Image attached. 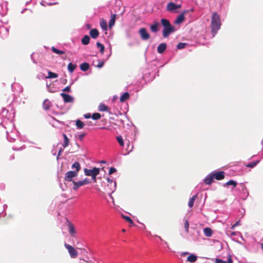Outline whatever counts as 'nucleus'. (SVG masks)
I'll use <instances>...</instances> for the list:
<instances>
[{
    "label": "nucleus",
    "instance_id": "nucleus-1",
    "mask_svg": "<svg viewBox=\"0 0 263 263\" xmlns=\"http://www.w3.org/2000/svg\"><path fill=\"white\" fill-rule=\"evenodd\" d=\"M160 24L163 27L162 35L166 38L169 35L176 31L175 27L172 25L170 21L165 18H162L160 20Z\"/></svg>",
    "mask_w": 263,
    "mask_h": 263
},
{
    "label": "nucleus",
    "instance_id": "nucleus-2",
    "mask_svg": "<svg viewBox=\"0 0 263 263\" xmlns=\"http://www.w3.org/2000/svg\"><path fill=\"white\" fill-rule=\"evenodd\" d=\"M221 26L220 18L216 12H214L211 19V32L212 36L214 37Z\"/></svg>",
    "mask_w": 263,
    "mask_h": 263
},
{
    "label": "nucleus",
    "instance_id": "nucleus-3",
    "mask_svg": "<svg viewBox=\"0 0 263 263\" xmlns=\"http://www.w3.org/2000/svg\"><path fill=\"white\" fill-rule=\"evenodd\" d=\"M236 187H237V189L239 191V192H244L246 190L243 183L240 182L238 183L236 181L231 180V192H233L234 191V189Z\"/></svg>",
    "mask_w": 263,
    "mask_h": 263
},
{
    "label": "nucleus",
    "instance_id": "nucleus-4",
    "mask_svg": "<svg viewBox=\"0 0 263 263\" xmlns=\"http://www.w3.org/2000/svg\"><path fill=\"white\" fill-rule=\"evenodd\" d=\"M231 172H235L236 175H241L243 174V166L241 162L235 163L231 165Z\"/></svg>",
    "mask_w": 263,
    "mask_h": 263
},
{
    "label": "nucleus",
    "instance_id": "nucleus-5",
    "mask_svg": "<svg viewBox=\"0 0 263 263\" xmlns=\"http://www.w3.org/2000/svg\"><path fill=\"white\" fill-rule=\"evenodd\" d=\"M84 174L87 176L98 175L100 174V170L98 167H94L92 169L84 168Z\"/></svg>",
    "mask_w": 263,
    "mask_h": 263
},
{
    "label": "nucleus",
    "instance_id": "nucleus-6",
    "mask_svg": "<svg viewBox=\"0 0 263 263\" xmlns=\"http://www.w3.org/2000/svg\"><path fill=\"white\" fill-rule=\"evenodd\" d=\"M213 179L217 180H221L224 178L225 173L222 171L215 170L211 173Z\"/></svg>",
    "mask_w": 263,
    "mask_h": 263
},
{
    "label": "nucleus",
    "instance_id": "nucleus-7",
    "mask_svg": "<svg viewBox=\"0 0 263 263\" xmlns=\"http://www.w3.org/2000/svg\"><path fill=\"white\" fill-rule=\"evenodd\" d=\"M65 247L67 249L70 256L72 258H76L78 255L77 250L72 246L65 243Z\"/></svg>",
    "mask_w": 263,
    "mask_h": 263
},
{
    "label": "nucleus",
    "instance_id": "nucleus-8",
    "mask_svg": "<svg viewBox=\"0 0 263 263\" xmlns=\"http://www.w3.org/2000/svg\"><path fill=\"white\" fill-rule=\"evenodd\" d=\"M78 175V173L77 172L73 171H70L66 173L64 179L66 181L71 182L74 181L73 179L76 177Z\"/></svg>",
    "mask_w": 263,
    "mask_h": 263
},
{
    "label": "nucleus",
    "instance_id": "nucleus-9",
    "mask_svg": "<svg viewBox=\"0 0 263 263\" xmlns=\"http://www.w3.org/2000/svg\"><path fill=\"white\" fill-rule=\"evenodd\" d=\"M189 12V10H185L182 11L175 19L174 23L177 25L181 24L185 19V14Z\"/></svg>",
    "mask_w": 263,
    "mask_h": 263
},
{
    "label": "nucleus",
    "instance_id": "nucleus-10",
    "mask_svg": "<svg viewBox=\"0 0 263 263\" xmlns=\"http://www.w3.org/2000/svg\"><path fill=\"white\" fill-rule=\"evenodd\" d=\"M139 33L140 35L141 38L144 41H146L150 38V35L145 28H140L139 30Z\"/></svg>",
    "mask_w": 263,
    "mask_h": 263
},
{
    "label": "nucleus",
    "instance_id": "nucleus-11",
    "mask_svg": "<svg viewBox=\"0 0 263 263\" xmlns=\"http://www.w3.org/2000/svg\"><path fill=\"white\" fill-rule=\"evenodd\" d=\"M60 96L63 98L64 102L65 103H71L74 101V98L65 92H62L60 93Z\"/></svg>",
    "mask_w": 263,
    "mask_h": 263
},
{
    "label": "nucleus",
    "instance_id": "nucleus-12",
    "mask_svg": "<svg viewBox=\"0 0 263 263\" xmlns=\"http://www.w3.org/2000/svg\"><path fill=\"white\" fill-rule=\"evenodd\" d=\"M166 9L171 13H178V10L176 9V4L174 2H170L167 4Z\"/></svg>",
    "mask_w": 263,
    "mask_h": 263
},
{
    "label": "nucleus",
    "instance_id": "nucleus-13",
    "mask_svg": "<svg viewBox=\"0 0 263 263\" xmlns=\"http://www.w3.org/2000/svg\"><path fill=\"white\" fill-rule=\"evenodd\" d=\"M8 110L3 108L2 112H1V116L3 118H4V119H3V122H5V120L6 119L10 120L11 121V119L13 117V116H11L10 114H9V116H8Z\"/></svg>",
    "mask_w": 263,
    "mask_h": 263
},
{
    "label": "nucleus",
    "instance_id": "nucleus-14",
    "mask_svg": "<svg viewBox=\"0 0 263 263\" xmlns=\"http://www.w3.org/2000/svg\"><path fill=\"white\" fill-rule=\"evenodd\" d=\"M214 179L211 173L203 179V182L206 185H211L214 182Z\"/></svg>",
    "mask_w": 263,
    "mask_h": 263
},
{
    "label": "nucleus",
    "instance_id": "nucleus-15",
    "mask_svg": "<svg viewBox=\"0 0 263 263\" xmlns=\"http://www.w3.org/2000/svg\"><path fill=\"white\" fill-rule=\"evenodd\" d=\"M167 48V45L165 43H160L157 47V52L160 54H162L164 52Z\"/></svg>",
    "mask_w": 263,
    "mask_h": 263
},
{
    "label": "nucleus",
    "instance_id": "nucleus-16",
    "mask_svg": "<svg viewBox=\"0 0 263 263\" xmlns=\"http://www.w3.org/2000/svg\"><path fill=\"white\" fill-rule=\"evenodd\" d=\"M160 26V23L157 21H154L150 26V29L152 32L156 33L159 31L158 27Z\"/></svg>",
    "mask_w": 263,
    "mask_h": 263
},
{
    "label": "nucleus",
    "instance_id": "nucleus-17",
    "mask_svg": "<svg viewBox=\"0 0 263 263\" xmlns=\"http://www.w3.org/2000/svg\"><path fill=\"white\" fill-rule=\"evenodd\" d=\"M89 35L92 39H96L98 37L99 32L96 28L91 29L89 31Z\"/></svg>",
    "mask_w": 263,
    "mask_h": 263
},
{
    "label": "nucleus",
    "instance_id": "nucleus-18",
    "mask_svg": "<svg viewBox=\"0 0 263 263\" xmlns=\"http://www.w3.org/2000/svg\"><path fill=\"white\" fill-rule=\"evenodd\" d=\"M198 259V256L193 253L190 254L189 256L187 257V261L191 263H193L196 261Z\"/></svg>",
    "mask_w": 263,
    "mask_h": 263
},
{
    "label": "nucleus",
    "instance_id": "nucleus-19",
    "mask_svg": "<svg viewBox=\"0 0 263 263\" xmlns=\"http://www.w3.org/2000/svg\"><path fill=\"white\" fill-rule=\"evenodd\" d=\"M215 263H230V253L227 254V260L224 261L221 258H216L215 259Z\"/></svg>",
    "mask_w": 263,
    "mask_h": 263
},
{
    "label": "nucleus",
    "instance_id": "nucleus-20",
    "mask_svg": "<svg viewBox=\"0 0 263 263\" xmlns=\"http://www.w3.org/2000/svg\"><path fill=\"white\" fill-rule=\"evenodd\" d=\"M259 162H260L259 160H254L248 164H245V163H243V165H245L246 166V167H250V168H253L254 167H255L259 163Z\"/></svg>",
    "mask_w": 263,
    "mask_h": 263
},
{
    "label": "nucleus",
    "instance_id": "nucleus-21",
    "mask_svg": "<svg viewBox=\"0 0 263 263\" xmlns=\"http://www.w3.org/2000/svg\"><path fill=\"white\" fill-rule=\"evenodd\" d=\"M116 14H111L110 16V19L109 21L108 22V27L109 28H111L115 24L116 22Z\"/></svg>",
    "mask_w": 263,
    "mask_h": 263
},
{
    "label": "nucleus",
    "instance_id": "nucleus-22",
    "mask_svg": "<svg viewBox=\"0 0 263 263\" xmlns=\"http://www.w3.org/2000/svg\"><path fill=\"white\" fill-rule=\"evenodd\" d=\"M90 68L89 64L87 62H83L80 65V69L84 72L87 71Z\"/></svg>",
    "mask_w": 263,
    "mask_h": 263
},
{
    "label": "nucleus",
    "instance_id": "nucleus-23",
    "mask_svg": "<svg viewBox=\"0 0 263 263\" xmlns=\"http://www.w3.org/2000/svg\"><path fill=\"white\" fill-rule=\"evenodd\" d=\"M130 97V95L128 92H124L120 98V101L121 102H124Z\"/></svg>",
    "mask_w": 263,
    "mask_h": 263
},
{
    "label": "nucleus",
    "instance_id": "nucleus-24",
    "mask_svg": "<svg viewBox=\"0 0 263 263\" xmlns=\"http://www.w3.org/2000/svg\"><path fill=\"white\" fill-rule=\"evenodd\" d=\"M73 187H72V189L74 190V191H77L78 190V189L84 185L82 181L80 180V181H73Z\"/></svg>",
    "mask_w": 263,
    "mask_h": 263
},
{
    "label": "nucleus",
    "instance_id": "nucleus-25",
    "mask_svg": "<svg viewBox=\"0 0 263 263\" xmlns=\"http://www.w3.org/2000/svg\"><path fill=\"white\" fill-rule=\"evenodd\" d=\"M198 196V194L193 195L192 197H191L189 199V201L188 203V206L189 208H192L194 206V204L195 200L196 199Z\"/></svg>",
    "mask_w": 263,
    "mask_h": 263
},
{
    "label": "nucleus",
    "instance_id": "nucleus-26",
    "mask_svg": "<svg viewBox=\"0 0 263 263\" xmlns=\"http://www.w3.org/2000/svg\"><path fill=\"white\" fill-rule=\"evenodd\" d=\"M72 169H75L73 171L77 172L78 173L79 171L81 170V165L78 161H75L71 165Z\"/></svg>",
    "mask_w": 263,
    "mask_h": 263
},
{
    "label": "nucleus",
    "instance_id": "nucleus-27",
    "mask_svg": "<svg viewBox=\"0 0 263 263\" xmlns=\"http://www.w3.org/2000/svg\"><path fill=\"white\" fill-rule=\"evenodd\" d=\"M90 41V38L89 35H85L81 39L82 44L84 45H88Z\"/></svg>",
    "mask_w": 263,
    "mask_h": 263
},
{
    "label": "nucleus",
    "instance_id": "nucleus-28",
    "mask_svg": "<svg viewBox=\"0 0 263 263\" xmlns=\"http://www.w3.org/2000/svg\"><path fill=\"white\" fill-rule=\"evenodd\" d=\"M68 226L70 234L71 236L73 235L76 233L74 226L69 221H68Z\"/></svg>",
    "mask_w": 263,
    "mask_h": 263
},
{
    "label": "nucleus",
    "instance_id": "nucleus-29",
    "mask_svg": "<svg viewBox=\"0 0 263 263\" xmlns=\"http://www.w3.org/2000/svg\"><path fill=\"white\" fill-rule=\"evenodd\" d=\"M76 125L77 129H81L84 128L85 123L80 119H77L76 121Z\"/></svg>",
    "mask_w": 263,
    "mask_h": 263
},
{
    "label": "nucleus",
    "instance_id": "nucleus-30",
    "mask_svg": "<svg viewBox=\"0 0 263 263\" xmlns=\"http://www.w3.org/2000/svg\"><path fill=\"white\" fill-rule=\"evenodd\" d=\"M108 107L104 103H100L98 106V110L100 111H108Z\"/></svg>",
    "mask_w": 263,
    "mask_h": 263
},
{
    "label": "nucleus",
    "instance_id": "nucleus-31",
    "mask_svg": "<svg viewBox=\"0 0 263 263\" xmlns=\"http://www.w3.org/2000/svg\"><path fill=\"white\" fill-rule=\"evenodd\" d=\"M50 102L48 99H45L43 103V107L45 110H48L50 107Z\"/></svg>",
    "mask_w": 263,
    "mask_h": 263
},
{
    "label": "nucleus",
    "instance_id": "nucleus-32",
    "mask_svg": "<svg viewBox=\"0 0 263 263\" xmlns=\"http://www.w3.org/2000/svg\"><path fill=\"white\" fill-rule=\"evenodd\" d=\"M204 234L206 237H211L213 234L212 229L210 228L206 227L203 229Z\"/></svg>",
    "mask_w": 263,
    "mask_h": 263
},
{
    "label": "nucleus",
    "instance_id": "nucleus-33",
    "mask_svg": "<svg viewBox=\"0 0 263 263\" xmlns=\"http://www.w3.org/2000/svg\"><path fill=\"white\" fill-rule=\"evenodd\" d=\"M77 67V66L76 64L70 62L68 65L67 69L70 73H72L74 71Z\"/></svg>",
    "mask_w": 263,
    "mask_h": 263
},
{
    "label": "nucleus",
    "instance_id": "nucleus-34",
    "mask_svg": "<svg viewBox=\"0 0 263 263\" xmlns=\"http://www.w3.org/2000/svg\"><path fill=\"white\" fill-rule=\"evenodd\" d=\"M96 46L99 49L100 52L103 54L104 53L105 47L104 45L99 42H97Z\"/></svg>",
    "mask_w": 263,
    "mask_h": 263
},
{
    "label": "nucleus",
    "instance_id": "nucleus-35",
    "mask_svg": "<svg viewBox=\"0 0 263 263\" xmlns=\"http://www.w3.org/2000/svg\"><path fill=\"white\" fill-rule=\"evenodd\" d=\"M62 135H63V137L64 138L63 146L64 147H66L68 146L69 143V140L68 138L67 137V136H66V135L65 134L63 133Z\"/></svg>",
    "mask_w": 263,
    "mask_h": 263
},
{
    "label": "nucleus",
    "instance_id": "nucleus-36",
    "mask_svg": "<svg viewBox=\"0 0 263 263\" xmlns=\"http://www.w3.org/2000/svg\"><path fill=\"white\" fill-rule=\"evenodd\" d=\"M51 50H52V51L53 52H54V53H56L57 54H65V51L59 50V49H57V48H55L54 46H52L51 47Z\"/></svg>",
    "mask_w": 263,
    "mask_h": 263
},
{
    "label": "nucleus",
    "instance_id": "nucleus-37",
    "mask_svg": "<svg viewBox=\"0 0 263 263\" xmlns=\"http://www.w3.org/2000/svg\"><path fill=\"white\" fill-rule=\"evenodd\" d=\"M116 140L120 146L123 147L124 145V142L122 136L119 135L117 136Z\"/></svg>",
    "mask_w": 263,
    "mask_h": 263
},
{
    "label": "nucleus",
    "instance_id": "nucleus-38",
    "mask_svg": "<svg viewBox=\"0 0 263 263\" xmlns=\"http://www.w3.org/2000/svg\"><path fill=\"white\" fill-rule=\"evenodd\" d=\"M48 75L46 77V79H54L57 78L58 77V74L56 73L53 72L51 71H48Z\"/></svg>",
    "mask_w": 263,
    "mask_h": 263
},
{
    "label": "nucleus",
    "instance_id": "nucleus-39",
    "mask_svg": "<svg viewBox=\"0 0 263 263\" xmlns=\"http://www.w3.org/2000/svg\"><path fill=\"white\" fill-rule=\"evenodd\" d=\"M100 25L103 30L106 31L107 30V24L105 21L102 20L100 23Z\"/></svg>",
    "mask_w": 263,
    "mask_h": 263
},
{
    "label": "nucleus",
    "instance_id": "nucleus-40",
    "mask_svg": "<svg viewBox=\"0 0 263 263\" xmlns=\"http://www.w3.org/2000/svg\"><path fill=\"white\" fill-rule=\"evenodd\" d=\"M101 118V115L99 112H95L92 114L91 118L94 120H99Z\"/></svg>",
    "mask_w": 263,
    "mask_h": 263
},
{
    "label": "nucleus",
    "instance_id": "nucleus-41",
    "mask_svg": "<svg viewBox=\"0 0 263 263\" xmlns=\"http://www.w3.org/2000/svg\"><path fill=\"white\" fill-rule=\"evenodd\" d=\"M187 45V43L180 42L177 44V48L178 49H184Z\"/></svg>",
    "mask_w": 263,
    "mask_h": 263
},
{
    "label": "nucleus",
    "instance_id": "nucleus-42",
    "mask_svg": "<svg viewBox=\"0 0 263 263\" xmlns=\"http://www.w3.org/2000/svg\"><path fill=\"white\" fill-rule=\"evenodd\" d=\"M12 134V133L11 134H9L8 132H7V140L10 142H13L15 141V138L11 136Z\"/></svg>",
    "mask_w": 263,
    "mask_h": 263
},
{
    "label": "nucleus",
    "instance_id": "nucleus-43",
    "mask_svg": "<svg viewBox=\"0 0 263 263\" xmlns=\"http://www.w3.org/2000/svg\"><path fill=\"white\" fill-rule=\"evenodd\" d=\"M122 217L127 222H129L130 224H134V222H133V220L129 216L122 215Z\"/></svg>",
    "mask_w": 263,
    "mask_h": 263
},
{
    "label": "nucleus",
    "instance_id": "nucleus-44",
    "mask_svg": "<svg viewBox=\"0 0 263 263\" xmlns=\"http://www.w3.org/2000/svg\"><path fill=\"white\" fill-rule=\"evenodd\" d=\"M189 222L187 220H185L184 222V229L186 233H189Z\"/></svg>",
    "mask_w": 263,
    "mask_h": 263
},
{
    "label": "nucleus",
    "instance_id": "nucleus-45",
    "mask_svg": "<svg viewBox=\"0 0 263 263\" xmlns=\"http://www.w3.org/2000/svg\"><path fill=\"white\" fill-rule=\"evenodd\" d=\"M117 169H116L115 167H110V168H109L108 174H109V175H111V174H112L115 173V172H117Z\"/></svg>",
    "mask_w": 263,
    "mask_h": 263
},
{
    "label": "nucleus",
    "instance_id": "nucleus-46",
    "mask_svg": "<svg viewBox=\"0 0 263 263\" xmlns=\"http://www.w3.org/2000/svg\"><path fill=\"white\" fill-rule=\"evenodd\" d=\"M62 91L64 92H70L71 90V87H70V85L69 86H66V87H65L63 90Z\"/></svg>",
    "mask_w": 263,
    "mask_h": 263
},
{
    "label": "nucleus",
    "instance_id": "nucleus-47",
    "mask_svg": "<svg viewBox=\"0 0 263 263\" xmlns=\"http://www.w3.org/2000/svg\"><path fill=\"white\" fill-rule=\"evenodd\" d=\"M86 135V133H82V134H80V135L78 136V138H79V139L80 141H83V140L84 138L85 137V136Z\"/></svg>",
    "mask_w": 263,
    "mask_h": 263
},
{
    "label": "nucleus",
    "instance_id": "nucleus-48",
    "mask_svg": "<svg viewBox=\"0 0 263 263\" xmlns=\"http://www.w3.org/2000/svg\"><path fill=\"white\" fill-rule=\"evenodd\" d=\"M81 181H82V183H83L84 185L88 184L90 183V181L89 179L87 178L84 179L83 180H81Z\"/></svg>",
    "mask_w": 263,
    "mask_h": 263
},
{
    "label": "nucleus",
    "instance_id": "nucleus-49",
    "mask_svg": "<svg viewBox=\"0 0 263 263\" xmlns=\"http://www.w3.org/2000/svg\"><path fill=\"white\" fill-rule=\"evenodd\" d=\"M240 220L237 221L234 224L231 226V230L234 229L236 227L240 226Z\"/></svg>",
    "mask_w": 263,
    "mask_h": 263
},
{
    "label": "nucleus",
    "instance_id": "nucleus-50",
    "mask_svg": "<svg viewBox=\"0 0 263 263\" xmlns=\"http://www.w3.org/2000/svg\"><path fill=\"white\" fill-rule=\"evenodd\" d=\"M104 61L99 62L98 64L96 66L98 68H101L104 65Z\"/></svg>",
    "mask_w": 263,
    "mask_h": 263
},
{
    "label": "nucleus",
    "instance_id": "nucleus-51",
    "mask_svg": "<svg viewBox=\"0 0 263 263\" xmlns=\"http://www.w3.org/2000/svg\"><path fill=\"white\" fill-rule=\"evenodd\" d=\"M231 236L236 235V236H240L241 238L242 237L241 236V234L239 232H232L231 231Z\"/></svg>",
    "mask_w": 263,
    "mask_h": 263
},
{
    "label": "nucleus",
    "instance_id": "nucleus-52",
    "mask_svg": "<svg viewBox=\"0 0 263 263\" xmlns=\"http://www.w3.org/2000/svg\"><path fill=\"white\" fill-rule=\"evenodd\" d=\"M107 182L109 183H111L112 182H114V186L115 187H116V185H117V183H116V181H114L112 179H110L109 178H107L106 179Z\"/></svg>",
    "mask_w": 263,
    "mask_h": 263
},
{
    "label": "nucleus",
    "instance_id": "nucleus-53",
    "mask_svg": "<svg viewBox=\"0 0 263 263\" xmlns=\"http://www.w3.org/2000/svg\"><path fill=\"white\" fill-rule=\"evenodd\" d=\"M92 115L90 113H87L84 115V117L85 119L91 118Z\"/></svg>",
    "mask_w": 263,
    "mask_h": 263
},
{
    "label": "nucleus",
    "instance_id": "nucleus-54",
    "mask_svg": "<svg viewBox=\"0 0 263 263\" xmlns=\"http://www.w3.org/2000/svg\"><path fill=\"white\" fill-rule=\"evenodd\" d=\"M63 150L61 148L59 149V151L58 152V154L57 157V160H59V157L61 155V153L63 152Z\"/></svg>",
    "mask_w": 263,
    "mask_h": 263
},
{
    "label": "nucleus",
    "instance_id": "nucleus-55",
    "mask_svg": "<svg viewBox=\"0 0 263 263\" xmlns=\"http://www.w3.org/2000/svg\"><path fill=\"white\" fill-rule=\"evenodd\" d=\"M85 125H88V126H92L94 124L92 123L91 121H87L85 123Z\"/></svg>",
    "mask_w": 263,
    "mask_h": 263
},
{
    "label": "nucleus",
    "instance_id": "nucleus-56",
    "mask_svg": "<svg viewBox=\"0 0 263 263\" xmlns=\"http://www.w3.org/2000/svg\"><path fill=\"white\" fill-rule=\"evenodd\" d=\"M97 175H93L91 177V178H92V180H93V181L94 182H97Z\"/></svg>",
    "mask_w": 263,
    "mask_h": 263
},
{
    "label": "nucleus",
    "instance_id": "nucleus-57",
    "mask_svg": "<svg viewBox=\"0 0 263 263\" xmlns=\"http://www.w3.org/2000/svg\"><path fill=\"white\" fill-rule=\"evenodd\" d=\"M12 149L14 151H20V150H22V149H24V148L23 147V146L20 147L19 148H16L15 147H13Z\"/></svg>",
    "mask_w": 263,
    "mask_h": 263
},
{
    "label": "nucleus",
    "instance_id": "nucleus-58",
    "mask_svg": "<svg viewBox=\"0 0 263 263\" xmlns=\"http://www.w3.org/2000/svg\"><path fill=\"white\" fill-rule=\"evenodd\" d=\"M109 51H110V53H109V55H108L107 56V59H108V58H109V57H110V55H111V45H110V44H109Z\"/></svg>",
    "mask_w": 263,
    "mask_h": 263
},
{
    "label": "nucleus",
    "instance_id": "nucleus-59",
    "mask_svg": "<svg viewBox=\"0 0 263 263\" xmlns=\"http://www.w3.org/2000/svg\"><path fill=\"white\" fill-rule=\"evenodd\" d=\"M54 120L55 122H58V123H60V124H62V125H64V122H63V121H59L58 120H57V119H54Z\"/></svg>",
    "mask_w": 263,
    "mask_h": 263
},
{
    "label": "nucleus",
    "instance_id": "nucleus-60",
    "mask_svg": "<svg viewBox=\"0 0 263 263\" xmlns=\"http://www.w3.org/2000/svg\"><path fill=\"white\" fill-rule=\"evenodd\" d=\"M181 7V4H176V9L178 10Z\"/></svg>",
    "mask_w": 263,
    "mask_h": 263
},
{
    "label": "nucleus",
    "instance_id": "nucleus-61",
    "mask_svg": "<svg viewBox=\"0 0 263 263\" xmlns=\"http://www.w3.org/2000/svg\"><path fill=\"white\" fill-rule=\"evenodd\" d=\"M86 27L87 29H90V28L91 27V25L89 24H86Z\"/></svg>",
    "mask_w": 263,
    "mask_h": 263
},
{
    "label": "nucleus",
    "instance_id": "nucleus-62",
    "mask_svg": "<svg viewBox=\"0 0 263 263\" xmlns=\"http://www.w3.org/2000/svg\"><path fill=\"white\" fill-rule=\"evenodd\" d=\"M33 53L31 54V59L32 61H33V62L34 63H36L35 61V60H34V59H33Z\"/></svg>",
    "mask_w": 263,
    "mask_h": 263
},
{
    "label": "nucleus",
    "instance_id": "nucleus-63",
    "mask_svg": "<svg viewBox=\"0 0 263 263\" xmlns=\"http://www.w3.org/2000/svg\"><path fill=\"white\" fill-rule=\"evenodd\" d=\"M14 159V155H12L10 157V158H9V160H12Z\"/></svg>",
    "mask_w": 263,
    "mask_h": 263
},
{
    "label": "nucleus",
    "instance_id": "nucleus-64",
    "mask_svg": "<svg viewBox=\"0 0 263 263\" xmlns=\"http://www.w3.org/2000/svg\"><path fill=\"white\" fill-rule=\"evenodd\" d=\"M118 98V97L117 96H114L112 98V101H115Z\"/></svg>",
    "mask_w": 263,
    "mask_h": 263
}]
</instances>
